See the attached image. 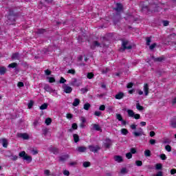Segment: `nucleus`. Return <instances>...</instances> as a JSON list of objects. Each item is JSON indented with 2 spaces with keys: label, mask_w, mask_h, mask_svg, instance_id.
<instances>
[{
  "label": "nucleus",
  "mask_w": 176,
  "mask_h": 176,
  "mask_svg": "<svg viewBox=\"0 0 176 176\" xmlns=\"http://www.w3.org/2000/svg\"><path fill=\"white\" fill-rule=\"evenodd\" d=\"M165 150H166L167 152H171V146L167 144V145L165 146Z\"/></svg>",
  "instance_id": "nucleus-32"
},
{
  "label": "nucleus",
  "mask_w": 176,
  "mask_h": 176,
  "mask_svg": "<svg viewBox=\"0 0 176 176\" xmlns=\"http://www.w3.org/2000/svg\"><path fill=\"white\" fill-rule=\"evenodd\" d=\"M83 167H90V162H85L82 164Z\"/></svg>",
  "instance_id": "nucleus-39"
},
{
  "label": "nucleus",
  "mask_w": 176,
  "mask_h": 176,
  "mask_svg": "<svg viewBox=\"0 0 176 176\" xmlns=\"http://www.w3.org/2000/svg\"><path fill=\"white\" fill-rule=\"evenodd\" d=\"M126 159H131V157H133V154H131V153H128L126 154Z\"/></svg>",
  "instance_id": "nucleus-44"
},
{
  "label": "nucleus",
  "mask_w": 176,
  "mask_h": 176,
  "mask_svg": "<svg viewBox=\"0 0 176 176\" xmlns=\"http://www.w3.org/2000/svg\"><path fill=\"white\" fill-rule=\"evenodd\" d=\"M67 74H71L72 75H75V69H69L67 72Z\"/></svg>",
  "instance_id": "nucleus-43"
},
{
  "label": "nucleus",
  "mask_w": 176,
  "mask_h": 176,
  "mask_svg": "<svg viewBox=\"0 0 176 176\" xmlns=\"http://www.w3.org/2000/svg\"><path fill=\"white\" fill-rule=\"evenodd\" d=\"M63 175H65L66 176H69V170H63Z\"/></svg>",
  "instance_id": "nucleus-52"
},
{
  "label": "nucleus",
  "mask_w": 176,
  "mask_h": 176,
  "mask_svg": "<svg viewBox=\"0 0 176 176\" xmlns=\"http://www.w3.org/2000/svg\"><path fill=\"white\" fill-rule=\"evenodd\" d=\"M100 111H105V105L102 104L99 107Z\"/></svg>",
  "instance_id": "nucleus-56"
},
{
  "label": "nucleus",
  "mask_w": 176,
  "mask_h": 176,
  "mask_svg": "<svg viewBox=\"0 0 176 176\" xmlns=\"http://www.w3.org/2000/svg\"><path fill=\"white\" fill-rule=\"evenodd\" d=\"M126 112L129 118H134V119H140L141 118V116L140 114H135V113H134V111L131 109H127Z\"/></svg>",
  "instance_id": "nucleus-2"
},
{
  "label": "nucleus",
  "mask_w": 176,
  "mask_h": 176,
  "mask_svg": "<svg viewBox=\"0 0 176 176\" xmlns=\"http://www.w3.org/2000/svg\"><path fill=\"white\" fill-rule=\"evenodd\" d=\"M144 156L146 157H151V151H150V150H145L144 151Z\"/></svg>",
  "instance_id": "nucleus-23"
},
{
  "label": "nucleus",
  "mask_w": 176,
  "mask_h": 176,
  "mask_svg": "<svg viewBox=\"0 0 176 176\" xmlns=\"http://www.w3.org/2000/svg\"><path fill=\"white\" fill-rule=\"evenodd\" d=\"M129 45V41H122V47H124V49H127L128 50H129V49H131V45Z\"/></svg>",
  "instance_id": "nucleus-10"
},
{
  "label": "nucleus",
  "mask_w": 176,
  "mask_h": 176,
  "mask_svg": "<svg viewBox=\"0 0 176 176\" xmlns=\"http://www.w3.org/2000/svg\"><path fill=\"white\" fill-rule=\"evenodd\" d=\"M19 58H20V55H19V53H14L12 56V60H19Z\"/></svg>",
  "instance_id": "nucleus-17"
},
{
  "label": "nucleus",
  "mask_w": 176,
  "mask_h": 176,
  "mask_svg": "<svg viewBox=\"0 0 176 176\" xmlns=\"http://www.w3.org/2000/svg\"><path fill=\"white\" fill-rule=\"evenodd\" d=\"M94 115H95V116H101V111H95Z\"/></svg>",
  "instance_id": "nucleus-50"
},
{
  "label": "nucleus",
  "mask_w": 176,
  "mask_h": 176,
  "mask_svg": "<svg viewBox=\"0 0 176 176\" xmlns=\"http://www.w3.org/2000/svg\"><path fill=\"white\" fill-rule=\"evenodd\" d=\"M52 124V118H48L45 120V124L47 126H50V124Z\"/></svg>",
  "instance_id": "nucleus-25"
},
{
  "label": "nucleus",
  "mask_w": 176,
  "mask_h": 176,
  "mask_svg": "<svg viewBox=\"0 0 176 176\" xmlns=\"http://www.w3.org/2000/svg\"><path fill=\"white\" fill-rule=\"evenodd\" d=\"M47 79L50 83H54V82H56V79H54V77H47Z\"/></svg>",
  "instance_id": "nucleus-29"
},
{
  "label": "nucleus",
  "mask_w": 176,
  "mask_h": 176,
  "mask_svg": "<svg viewBox=\"0 0 176 176\" xmlns=\"http://www.w3.org/2000/svg\"><path fill=\"white\" fill-rule=\"evenodd\" d=\"M170 124L174 129L176 128V121H172Z\"/></svg>",
  "instance_id": "nucleus-60"
},
{
  "label": "nucleus",
  "mask_w": 176,
  "mask_h": 176,
  "mask_svg": "<svg viewBox=\"0 0 176 176\" xmlns=\"http://www.w3.org/2000/svg\"><path fill=\"white\" fill-rule=\"evenodd\" d=\"M17 86L18 87H24V83L23 82H19Z\"/></svg>",
  "instance_id": "nucleus-58"
},
{
  "label": "nucleus",
  "mask_w": 176,
  "mask_h": 176,
  "mask_svg": "<svg viewBox=\"0 0 176 176\" xmlns=\"http://www.w3.org/2000/svg\"><path fill=\"white\" fill-rule=\"evenodd\" d=\"M66 118L67 119H72V118H74V115H72V113H67Z\"/></svg>",
  "instance_id": "nucleus-47"
},
{
  "label": "nucleus",
  "mask_w": 176,
  "mask_h": 176,
  "mask_svg": "<svg viewBox=\"0 0 176 176\" xmlns=\"http://www.w3.org/2000/svg\"><path fill=\"white\" fill-rule=\"evenodd\" d=\"M90 107H91V105H90L89 103H85V104H84V109H85V111H89V109H90Z\"/></svg>",
  "instance_id": "nucleus-28"
},
{
  "label": "nucleus",
  "mask_w": 176,
  "mask_h": 176,
  "mask_svg": "<svg viewBox=\"0 0 176 176\" xmlns=\"http://www.w3.org/2000/svg\"><path fill=\"white\" fill-rule=\"evenodd\" d=\"M156 47V43H153L149 46L150 50H153Z\"/></svg>",
  "instance_id": "nucleus-45"
},
{
  "label": "nucleus",
  "mask_w": 176,
  "mask_h": 176,
  "mask_svg": "<svg viewBox=\"0 0 176 176\" xmlns=\"http://www.w3.org/2000/svg\"><path fill=\"white\" fill-rule=\"evenodd\" d=\"M73 138H74V142H79V135H78V134H74L73 135Z\"/></svg>",
  "instance_id": "nucleus-21"
},
{
  "label": "nucleus",
  "mask_w": 176,
  "mask_h": 176,
  "mask_svg": "<svg viewBox=\"0 0 176 176\" xmlns=\"http://www.w3.org/2000/svg\"><path fill=\"white\" fill-rule=\"evenodd\" d=\"M0 142L1 145H3V148H6L8 145H9V142L6 138L1 139Z\"/></svg>",
  "instance_id": "nucleus-6"
},
{
  "label": "nucleus",
  "mask_w": 176,
  "mask_h": 176,
  "mask_svg": "<svg viewBox=\"0 0 176 176\" xmlns=\"http://www.w3.org/2000/svg\"><path fill=\"white\" fill-rule=\"evenodd\" d=\"M94 130H96V131H101V127H100V125L98 124H94L93 126Z\"/></svg>",
  "instance_id": "nucleus-22"
},
{
  "label": "nucleus",
  "mask_w": 176,
  "mask_h": 176,
  "mask_svg": "<svg viewBox=\"0 0 176 176\" xmlns=\"http://www.w3.org/2000/svg\"><path fill=\"white\" fill-rule=\"evenodd\" d=\"M135 164L136 166L140 167L141 166H142V161L137 160L135 161Z\"/></svg>",
  "instance_id": "nucleus-36"
},
{
  "label": "nucleus",
  "mask_w": 176,
  "mask_h": 176,
  "mask_svg": "<svg viewBox=\"0 0 176 176\" xmlns=\"http://www.w3.org/2000/svg\"><path fill=\"white\" fill-rule=\"evenodd\" d=\"M30 152L32 155H38V150L36 149H32Z\"/></svg>",
  "instance_id": "nucleus-42"
},
{
  "label": "nucleus",
  "mask_w": 176,
  "mask_h": 176,
  "mask_svg": "<svg viewBox=\"0 0 176 176\" xmlns=\"http://www.w3.org/2000/svg\"><path fill=\"white\" fill-rule=\"evenodd\" d=\"M124 96V94L122 92H120L116 95V100H122V98H123Z\"/></svg>",
  "instance_id": "nucleus-15"
},
{
  "label": "nucleus",
  "mask_w": 176,
  "mask_h": 176,
  "mask_svg": "<svg viewBox=\"0 0 176 176\" xmlns=\"http://www.w3.org/2000/svg\"><path fill=\"white\" fill-rule=\"evenodd\" d=\"M18 137L23 138V140H28L30 138V136L27 133H19Z\"/></svg>",
  "instance_id": "nucleus-12"
},
{
  "label": "nucleus",
  "mask_w": 176,
  "mask_h": 176,
  "mask_svg": "<svg viewBox=\"0 0 176 176\" xmlns=\"http://www.w3.org/2000/svg\"><path fill=\"white\" fill-rule=\"evenodd\" d=\"M89 149L91 152H97L100 150V147L98 146H89Z\"/></svg>",
  "instance_id": "nucleus-8"
},
{
  "label": "nucleus",
  "mask_w": 176,
  "mask_h": 176,
  "mask_svg": "<svg viewBox=\"0 0 176 176\" xmlns=\"http://www.w3.org/2000/svg\"><path fill=\"white\" fill-rule=\"evenodd\" d=\"M162 164H157L155 165V170H162Z\"/></svg>",
  "instance_id": "nucleus-33"
},
{
  "label": "nucleus",
  "mask_w": 176,
  "mask_h": 176,
  "mask_svg": "<svg viewBox=\"0 0 176 176\" xmlns=\"http://www.w3.org/2000/svg\"><path fill=\"white\" fill-rule=\"evenodd\" d=\"M136 109L138 110V111H143L144 110V107L141 106L140 104V103H137L136 104Z\"/></svg>",
  "instance_id": "nucleus-27"
},
{
  "label": "nucleus",
  "mask_w": 176,
  "mask_h": 176,
  "mask_svg": "<svg viewBox=\"0 0 176 176\" xmlns=\"http://www.w3.org/2000/svg\"><path fill=\"white\" fill-rule=\"evenodd\" d=\"M133 82H129V83H128L126 87H127V89H131V87H133Z\"/></svg>",
  "instance_id": "nucleus-59"
},
{
  "label": "nucleus",
  "mask_w": 176,
  "mask_h": 176,
  "mask_svg": "<svg viewBox=\"0 0 176 176\" xmlns=\"http://www.w3.org/2000/svg\"><path fill=\"white\" fill-rule=\"evenodd\" d=\"M45 175H50V170H44Z\"/></svg>",
  "instance_id": "nucleus-61"
},
{
  "label": "nucleus",
  "mask_w": 176,
  "mask_h": 176,
  "mask_svg": "<svg viewBox=\"0 0 176 176\" xmlns=\"http://www.w3.org/2000/svg\"><path fill=\"white\" fill-rule=\"evenodd\" d=\"M40 109L43 111L44 109H47V103H44L40 107Z\"/></svg>",
  "instance_id": "nucleus-26"
},
{
  "label": "nucleus",
  "mask_w": 176,
  "mask_h": 176,
  "mask_svg": "<svg viewBox=\"0 0 176 176\" xmlns=\"http://www.w3.org/2000/svg\"><path fill=\"white\" fill-rule=\"evenodd\" d=\"M121 134H122V135H127L129 134V131L126 129H122Z\"/></svg>",
  "instance_id": "nucleus-19"
},
{
  "label": "nucleus",
  "mask_w": 176,
  "mask_h": 176,
  "mask_svg": "<svg viewBox=\"0 0 176 176\" xmlns=\"http://www.w3.org/2000/svg\"><path fill=\"white\" fill-rule=\"evenodd\" d=\"M44 90H45V91H47L48 93H52L53 91V88H52L50 86L46 85L45 87H44Z\"/></svg>",
  "instance_id": "nucleus-14"
},
{
  "label": "nucleus",
  "mask_w": 176,
  "mask_h": 176,
  "mask_svg": "<svg viewBox=\"0 0 176 176\" xmlns=\"http://www.w3.org/2000/svg\"><path fill=\"white\" fill-rule=\"evenodd\" d=\"M6 69L4 67H0V75H5Z\"/></svg>",
  "instance_id": "nucleus-18"
},
{
  "label": "nucleus",
  "mask_w": 176,
  "mask_h": 176,
  "mask_svg": "<svg viewBox=\"0 0 176 176\" xmlns=\"http://www.w3.org/2000/svg\"><path fill=\"white\" fill-rule=\"evenodd\" d=\"M62 89L64 93H66V94H71V93H72V87L67 84H63L62 86Z\"/></svg>",
  "instance_id": "nucleus-3"
},
{
  "label": "nucleus",
  "mask_w": 176,
  "mask_h": 176,
  "mask_svg": "<svg viewBox=\"0 0 176 176\" xmlns=\"http://www.w3.org/2000/svg\"><path fill=\"white\" fill-rule=\"evenodd\" d=\"M162 23L164 27H167V25L169 24L168 21H163Z\"/></svg>",
  "instance_id": "nucleus-57"
},
{
  "label": "nucleus",
  "mask_w": 176,
  "mask_h": 176,
  "mask_svg": "<svg viewBox=\"0 0 176 176\" xmlns=\"http://www.w3.org/2000/svg\"><path fill=\"white\" fill-rule=\"evenodd\" d=\"M50 94H52L54 97H56L57 96V91L56 89H54Z\"/></svg>",
  "instance_id": "nucleus-40"
},
{
  "label": "nucleus",
  "mask_w": 176,
  "mask_h": 176,
  "mask_svg": "<svg viewBox=\"0 0 176 176\" xmlns=\"http://www.w3.org/2000/svg\"><path fill=\"white\" fill-rule=\"evenodd\" d=\"M33 105H34V101L31 100L28 104L29 109H31V108H32Z\"/></svg>",
  "instance_id": "nucleus-38"
},
{
  "label": "nucleus",
  "mask_w": 176,
  "mask_h": 176,
  "mask_svg": "<svg viewBox=\"0 0 176 176\" xmlns=\"http://www.w3.org/2000/svg\"><path fill=\"white\" fill-rule=\"evenodd\" d=\"M170 174H171L172 175H174V174H176V169H172V170H170Z\"/></svg>",
  "instance_id": "nucleus-64"
},
{
  "label": "nucleus",
  "mask_w": 176,
  "mask_h": 176,
  "mask_svg": "<svg viewBox=\"0 0 176 176\" xmlns=\"http://www.w3.org/2000/svg\"><path fill=\"white\" fill-rule=\"evenodd\" d=\"M50 151H51V152H53V153L54 154L58 153V150L56 148H50Z\"/></svg>",
  "instance_id": "nucleus-35"
},
{
  "label": "nucleus",
  "mask_w": 176,
  "mask_h": 176,
  "mask_svg": "<svg viewBox=\"0 0 176 176\" xmlns=\"http://www.w3.org/2000/svg\"><path fill=\"white\" fill-rule=\"evenodd\" d=\"M93 76H94V74H93V73H88V74H87L88 79H91V78H93Z\"/></svg>",
  "instance_id": "nucleus-53"
},
{
  "label": "nucleus",
  "mask_w": 176,
  "mask_h": 176,
  "mask_svg": "<svg viewBox=\"0 0 176 176\" xmlns=\"http://www.w3.org/2000/svg\"><path fill=\"white\" fill-rule=\"evenodd\" d=\"M69 85H70V86H76L77 87H79V86H80V85H82V82L78 80V79L74 78L69 82Z\"/></svg>",
  "instance_id": "nucleus-4"
},
{
  "label": "nucleus",
  "mask_w": 176,
  "mask_h": 176,
  "mask_svg": "<svg viewBox=\"0 0 176 176\" xmlns=\"http://www.w3.org/2000/svg\"><path fill=\"white\" fill-rule=\"evenodd\" d=\"M143 90L144 91L145 96H148V94H149V85L148 84H144Z\"/></svg>",
  "instance_id": "nucleus-7"
},
{
  "label": "nucleus",
  "mask_w": 176,
  "mask_h": 176,
  "mask_svg": "<svg viewBox=\"0 0 176 176\" xmlns=\"http://www.w3.org/2000/svg\"><path fill=\"white\" fill-rule=\"evenodd\" d=\"M153 176H163V172L162 171H158L157 174L153 175Z\"/></svg>",
  "instance_id": "nucleus-49"
},
{
  "label": "nucleus",
  "mask_w": 176,
  "mask_h": 176,
  "mask_svg": "<svg viewBox=\"0 0 176 176\" xmlns=\"http://www.w3.org/2000/svg\"><path fill=\"white\" fill-rule=\"evenodd\" d=\"M116 8L115 9L116 12H122V9H123V6L121 3H117L116 4Z\"/></svg>",
  "instance_id": "nucleus-13"
},
{
  "label": "nucleus",
  "mask_w": 176,
  "mask_h": 176,
  "mask_svg": "<svg viewBox=\"0 0 176 176\" xmlns=\"http://www.w3.org/2000/svg\"><path fill=\"white\" fill-rule=\"evenodd\" d=\"M68 157H69V155H64L63 157H60V160H61V162H63V160H65L66 159H68Z\"/></svg>",
  "instance_id": "nucleus-34"
},
{
  "label": "nucleus",
  "mask_w": 176,
  "mask_h": 176,
  "mask_svg": "<svg viewBox=\"0 0 176 176\" xmlns=\"http://www.w3.org/2000/svg\"><path fill=\"white\" fill-rule=\"evenodd\" d=\"M17 67V63H12L8 65V68H16Z\"/></svg>",
  "instance_id": "nucleus-30"
},
{
  "label": "nucleus",
  "mask_w": 176,
  "mask_h": 176,
  "mask_svg": "<svg viewBox=\"0 0 176 176\" xmlns=\"http://www.w3.org/2000/svg\"><path fill=\"white\" fill-rule=\"evenodd\" d=\"M73 130H76L78 129V124L76 123H74L72 126Z\"/></svg>",
  "instance_id": "nucleus-55"
},
{
  "label": "nucleus",
  "mask_w": 176,
  "mask_h": 176,
  "mask_svg": "<svg viewBox=\"0 0 176 176\" xmlns=\"http://www.w3.org/2000/svg\"><path fill=\"white\" fill-rule=\"evenodd\" d=\"M116 119H118L119 122H123V117H122V115L119 113L116 114Z\"/></svg>",
  "instance_id": "nucleus-24"
},
{
  "label": "nucleus",
  "mask_w": 176,
  "mask_h": 176,
  "mask_svg": "<svg viewBox=\"0 0 176 176\" xmlns=\"http://www.w3.org/2000/svg\"><path fill=\"white\" fill-rule=\"evenodd\" d=\"M112 144V141H111L110 139H106L104 142V145L105 146V148H109V146H111V145Z\"/></svg>",
  "instance_id": "nucleus-11"
},
{
  "label": "nucleus",
  "mask_w": 176,
  "mask_h": 176,
  "mask_svg": "<svg viewBox=\"0 0 176 176\" xmlns=\"http://www.w3.org/2000/svg\"><path fill=\"white\" fill-rule=\"evenodd\" d=\"M155 61H163L164 60V56H161L160 58H155Z\"/></svg>",
  "instance_id": "nucleus-41"
},
{
  "label": "nucleus",
  "mask_w": 176,
  "mask_h": 176,
  "mask_svg": "<svg viewBox=\"0 0 176 176\" xmlns=\"http://www.w3.org/2000/svg\"><path fill=\"white\" fill-rule=\"evenodd\" d=\"M80 103V100L78 98H75L74 102H73V107H78L79 104Z\"/></svg>",
  "instance_id": "nucleus-16"
},
{
  "label": "nucleus",
  "mask_w": 176,
  "mask_h": 176,
  "mask_svg": "<svg viewBox=\"0 0 176 176\" xmlns=\"http://www.w3.org/2000/svg\"><path fill=\"white\" fill-rule=\"evenodd\" d=\"M160 159H162V160H166L167 159V156H166V154H161L160 155Z\"/></svg>",
  "instance_id": "nucleus-37"
},
{
  "label": "nucleus",
  "mask_w": 176,
  "mask_h": 176,
  "mask_svg": "<svg viewBox=\"0 0 176 176\" xmlns=\"http://www.w3.org/2000/svg\"><path fill=\"white\" fill-rule=\"evenodd\" d=\"M149 143L151 144V145H155V144H156V140H155L154 139H151Z\"/></svg>",
  "instance_id": "nucleus-48"
},
{
  "label": "nucleus",
  "mask_w": 176,
  "mask_h": 176,
  "mask_svg": "<svg viewBox=\"0 0 176 176\" xmlns=\"http://www.w3.org/2000/svg\"><path fill=\"white\" fill-rule=\"evenodd\" d=\"M146 45L147 46H149V45H151V42H152V40L151 39V37H147L146 38Z\"/></svg>",
  "instance_id": "nucleus-31"
},
{
  "label": "nucleus",
  "mask_w": 176,
  "mask_h": 176,
  "mask_svg": "<svg viewBox=\"0 0 176 176\" xmlns=\"http://www.w3.org/2000/svg\"><path fill=\"white\" fill-rule=\"evenodd\" d=\"M78 152H85L86 151V147L85 146H79L77 148Z\"/></svg>",
  "instance_id": "nucleus-20"
},
{
  "label": "nucleus",
  "mask_w": 176,
  "mask_h": 176,
  "mask_svg": "<svg viewBox=\"0 0 176 176\" xmlns=\"http://www.w3.org/2000/svg\"><path fill=\"white\" fill-rule=\"evenodd\" d=\"M133 134L135 137H141L142 135H145V133H144V129H142V128H139L138 131H134Z\"/></svg>",
  "instance_id": "nucleus-5"
},
{
  "label": "nucleus",
  "mask_w": 176,
  "mask_h": 176,
  "mask_svg": "<svg viewBox=\"0 0 176 176\" xmlns=\"http://www.w3.org/2000/svg\"><path fill=\"white\" fill-rule=\"evenodd\" d=\"M121 174H126L127 173V169L126 168H123L120 171Z\"/></svg>",
  "instance_id": "nucleus-46"
},
{
  "label": "nucleus",
  "mask_w": 176,
  "mask_h": 176,
  "mask_svg": "<svg viewBox=\"0 0 176 176\" xmlns=\"http://www.w3.org/2000/svg\"><path fill=\"white\" fill-rule=\"evenodd\" d=\"M19 157H22L23 160H26V162H28L29 163H31L32 162V157L27 155L25 153V151H21L19 153Z\"/></svg>",
  "instance_id": "nucleus-1"
},
{
  "label": "nucleus",
  "mask_w": 176,
  "mask_h": 176,
  "mask_svg": "<svg viewBox=\"0 0 176 176\" xmlns=\"http://www.w3.org/2000/svg\"><path fill=\"white\" fill-rule=\"evenodd\" d=\"M80 120L81 123H86V118L85 117H80Z\"/></svg>",
  "instance_id": "nucleus-51"
},
{
  "label": "nucleus",
  "mask_w": 176,
  "mask_h": 176,
  "mask_svg": "<svg viewBox=\"0 0 176 176\" xmlns=\"http://www.w3.org/2000/svg\"><path fill=\"white\" fill-rule=\"evenodd\" d=\"M137 93H138V94H139V96H142V94H144V91H142L140 90V89H138V90L137 91Z\"/></svg>",
  "instance_id": "nucleus-63"
},
{
  "label": "nucleus",
  "mask_w": 176,
  "mask_h": 176,
  "mask_svg": "<svg viewBox=\"0 0 176 176\" xmlns=\"http://www.w3.org/2000/svg\"><path fill=\"white\" fill-rule=\"evenodd\" d=\"M67 82V80H65L64 78L61 77L60 80V83H65Z\"/></svg>",
  "instance_id": "nucleus-62"
},
{
  "label": "nucleus",
  "mask_w": 176,
  "mask_h": 176,
  "mask_svg": "<svg viewBox=\"0 0 176 176\" xmlns=\"http://www.w3.org/2000/svg\"><path fill=\"white\" fill-rule=\"evenodd\" d=\"M114 160L115 162H117V163H122V162H123V157L120 155H116L114 156Z\"/></svg>",
  "instance_id": "nucleus-9"
},
{
  "label": "nucleus",
  "mask_w": 176,
  "mask_h": 176,
  "mask_svg": "<svg viewBox=\"0 0 176 176\" xmlns=\"http://www.w3.org/2000/svg\"><path fill=\"white\" fill-rule=\"evenodd\" d=\"M136 153H137V150L135 148H131V155H134Z\"/></svg>",
  "instance_id": "nucleus-54"
}]
</instances>
